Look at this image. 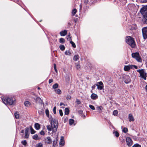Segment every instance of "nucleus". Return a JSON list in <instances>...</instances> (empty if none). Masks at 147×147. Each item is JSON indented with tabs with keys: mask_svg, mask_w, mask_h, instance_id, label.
Masks as SVG:
<instances>
[{
	"mask_svg": "<svg viewBox=\"0 0 147 147\" xmlns=\"http://www.w3.org/2000/svg\"><path fill=\"white\" fill-rule=\"evenodd\" d=\"M1 100L3 103L5 105L9 104L10 105H12L14 102L15 99L11 97H1Z\"/></svg>",
	"mask_w": 147,
	"mask_h": 147,
	"instance_id": "nucleus-1",
	"label": "nucleus"
},
{
	"mask_svg": "<svg viewBox=\"0 0 147 147\" xmlns=\"http://www.w3.org/2000/svg\"><path fill=\"white\" fill-rule=\"evenodd\" d=\"M140 12L143 15V21L144 23L147 24V5L143 7L140 10Z\"/></svg>",
	"mask_w": 147,
	"mask_h": 147,
	"instance_id": "nucleus-2",
	"label": "nucleus"
},
{
	"mask_svg": "<svg viewBox=\"0 0 147 147\" xmlns=\"http://www.w3.org/2000/svg\"><path fill=\"white\" fill-rule=\"evenodd\" d=\"M49 120L52 126L53 127V130L57 131L58 125V122L57 120L51 117L49 118Z\"/></svg>",
	"mask_w": 147,
	"mask_h": 147,
	"instance_id": "nucleus-3",
	"label": "nucleus"
},
{
	"mask_svg": "<svg viewBox=\"0 0 147 147\" xmlns=\"http://www.w3.org/2000/svg\"><path fill=\"white\" fill-rule=\"evenodd\" d=\"M126 42L132 48L135 47V44L133 38L130 36H127L126 38Z\"/></svg>",
	"mask_w": 147,
	"mask_h": 147,
	"instance_id": "nucleus-4",
	"label": "nucleus"
},
{
	"mask_svg": "<svg viewBox=\"0 0 147 147\" xmlns=\"http://www.w3.org/2000/svg\"><path fill=\"white\" fill-rule=\"evenodd\" d=\"M137 71L140 73V76L142 78L144 79V80H146L147 74L145 72L144 69H138L137 70Z\"/></svg>",
	"mask_w": 147,
	"mask_h": 147,
	"instance_id": "nucleus-5",
	"label": "nucleus"
},
{
	"mask_svg": "<svg viewBox=\"0 0 147 147\" xmlns=\"http://www.w3.org/2000/svg\"><path fill=\"white\" fill-rule=\"evenodd\" d=\"M131 55L132 57L135 58L138 62H142V60L139 53L136 52L132 53Z\"/></svg>",
	"mask_w": 147,
	"mask_h": 147,
	"instance_id": "nucleus-6",
	"label": "nucleus"
},
{
	"mask_svg": "<svg viewBox=\"0 0 147 147\" xmlns=\"http://www.w3.org/2000/svg\"><path fill=\"white\" fill-rule=\"evenodd\" d=\"M123 80L126 84H128L131 82L129 76L127 75H124L123 76Z\"/></svg>",
	"mask_w": 147,
	"mask_h": 147,
	"instance_id": "nucleus-7",
	"label": "nucleus"
},
{
	"mask_svg": "<svg viewBox=\"0 0 147 147\" xmlns=\"http://www.w3.org/2000/svg\"><path fill=\"white\" fill-rule=\"evenodd\" d=\"M142 34L143 38L144 39L147 38V27H145L142 29Z\"/></svg>",
	"mask_w": 147,
	"mask_h": 147,
	"instance_id": "nucleus-8",
	"label": "nucleus"
},
{
	"mask_svg": "<svg viewBox=\"0 0 147 147\" xmlns=\"http://www.w3.org/2000/svg\"><path fill=\"white\" fill-rule=\"evenodd\" d=\"M44 141L46 144H51L52 142L51 138L49 136H48L44 138Z\"/></svg>",
	"mask_w": 147,
	"mask_h": 147,
	"instance_id": "nucleus-9",
	"label": "nucleus"
},
{
	"mask_svg": "<svg viewBox=\"0 0 147 147\" xmlns=\"http://www.w3.org/2000/svg\"><path fill=\"white\" fill-rule=\"evenodd\" d=\"M127 144L128 146L130 147L133 144V142L131 139L129 137H127L126 138Z\"/></svg>",
	"mask_w": 147,
	"mask_h": 147,
	"instance_id": "nucleus-10",
	"label": "nucleus"
},
{
	"mask_svg": "<svg viewBox=\"0 0 147 147\" xmlns=\"http://www.w3.org/2000/svg\"><path fill=\"white\" fill-rule=\"evenodd\" d=\"M96 86L97 87V89L98 90H101L103 88V84L101 81L97 83L96 84Z\"/></svg>",
	"mask_w": 147,
	"mask_h": 147,
	"instance_id": "nucleus-11",
	"label": "nucleus"
},
{
	"mask_svg": "<svg viewBox=\"0 0 147 147\" xmlns=\"http://www.w3.org/2000/svg\"><path fill=\"white\" fill-rule=\"evenodd\" d=\"M29 129L28 127L26 128L25 129V137L26 138H28L29 134Z\"/></svg>",
	"mask_w": 147,
	"mask_h": 147,
	"instance_id": "nucleus-12",
	"label": "nucleus"
},
{
	"mask_svg": "<svg viewBox=\"0 0 147 147\" xmlns=\"http://www.w3.org/2000/svg\"><path fill=\"white\" fill-rule=\"evenodd\" d=\"M132 66H133L132 65H125L124 67V69L125 71H128L130 69H132Z\"/></svg>",
	"mask_w": 147,
	"mask_h": 147,
	"instance_id": "nucleus-13",
	"label": "nucleus"
},
{
	"mask_svg": "<svg viewBox=\"0 0 147 147\" xmlns=\"http://www.w3.org/2000/svg\"><path fill=\"white\" fill-rule=\"evenodd\" d=\"M65 141L64 139V137L61 136L59 142V145L62 146H64L65 144Z\"/></svg>",
	"mask_w": 147,
	"mask_h": 147,
	"instance_id": "nucleus-14",
	"label": "nucleus"
},
{
	"mask_svg": "<svg viewBox=\"0 0 147 147\" xmlns=\"http://www.w3.org/2000/svg\"><path fill=\"white\" fill-rule=\"evenodd\" d=\"M47 130L49 131H52L53 133H54L56 131H54L53 128V127H52V125H49L47 126Z\"/></svg>",
	"mask_w": 147,
	"mask_h": 147,
	"instance_id": "nucleus-15",
	"label": "nucleus"
},
{
	"mask_svg": "<svg viewBox=\"0 0 147 147\" xmlns=\"http://www.w3.org/2000/svg\"><path fill=\"white\" fill-rule=\"evenodd\" d=\"M128 119L130 122L134 121V117L131 113H130L129 115Z\"/></svg>",
	"mask_w": 147,
	"mask_h": 147,
	"instance_id": "nucleus-16",
	"label": "nucleus"
},
{
	"mask_svg": "<svg viewBox=\"0 0 147 147\" xmlns=\"http://www.w3.org/2000/svg\"><path fill=\"white\" fill-rule=\"evenodd\" d=\"M91 98L93 100H96L98 97V95L94 93H93L91 95Z\"/></svg>",
	"mask_w": 147,
	"mask_h": 147,
	"instance_id": "nucleus-17",
	"label": "nucleus"
},
{
	"mask_svg": "<svg viewBox=\"0 0 147 147\" xmlns=\"http://www.w3.org/2000/svg\"><path fill=\"white\" fill-rule=\"evenodd\" d=\"M67 31L65 30L62 31L60 32V35L61 36H65L67 34Z\"/></svg>",
	"mask_w": 147,
	"mask_h": 147,
	"instance_id": "nucleus-18",
	"label": "nucleus"
},
{
	"mask_svg": "<svg viewBox=\"0 0 147 147\" xmlns=\"http://www.w3.org/2000/svg\"><path fill=\"white\" fill-rule=\"evenodd\" d=\"M25 106L27 107H30L31 104L30 102L28 101H26L24 102V103Z\"/></svg>",
	"mask_w": 147,
	"mask_h": 147,
	"instance_id": "nucleus-19",
	"label": "nucleus"
},
{
	"mask_svg": "<svg viewBox=\"0 0 147 147\" xmlns=\"http://www.w3.org/2000/svg\"><path fill=\"white\" fill-rule=\"evenodd\" d=\"M35 128L36 130H39L40 128V125L38 123H36L34 125Z\"/></svg>",
	"mask_w": 147,
	"mask_h": 147,
	"instance_id": "nucleus-20",
	"label": "nucleus"
},
{
	"mask_svg": "<svg viewBox=\"0 0 147 147\" xmlns=\"http://www.w3.org/2000/svg\"><path fill=\"white\" fill-rule=\"evenodd\" d=\"M79 58H80V57L78 55H74V57L73 60L74 61H76L77 60L79 59Z\"/></svg>",
	"mask_w": 147,
	"mask_h": 147,
	"instance_id": "nucleus-21",
	"label": "nucleus"
},
{
	"mask_svg": "<svg viewBox=\"0 0 147 147\" xmlns=\"http://www.w3.org/2000/svg\"><path fill=\"white\" fill-rule=\"evenodd\" d=\"M113 134L116 137H118L119 136V134L117 131H114L113 132Z\"/></svg>",
	"mask_w": 147,
	"mask_h": 147,
	"instance_id": "nucleus-22",
	"label": "nucleus"
},
{
	"mask_svg": "<svg viewBox=\"0 0 147 147\" xmlns=\"http://www.w3.org/2000/svg\"><path fill=\"white\" fill-rule=\"evenodd\" d=\"M69 113V110L67 108H66L65 109V115H68Z\"/></svg>",
	"mask_w": 147,
	"mask_h": 147,
	"instance_id": "nucleus-23",
	"label": "nucleus"
},
{
	"mask_svg": "<svg viewBox=\"0 0 147 147\" xmlns=\"http://www.w3.org/2000/svg\"><path fill=\"white\" fill-rule=\"evenodd\" d=\"M57 138L55 140H54L53 141V146L55 147L57 143Z\"/></svg>",
	"mask_w": 147,
	"mask_h": 147,
	"instance_id": "nucleus-24",
	"label": "nucleus"
},
{
	"mask_svg": "<svg viewBox=\"0 0 147 147\" xmlns=\"http://www.w3.org/2000/svg\"><path fill=\"white\" fill-rule=\"evenodd\" d=\"M30 129L31 134H33L35 133L36 131L32 128V127H30Z\"/></svg>",
	"mask_w": 147,
	"mask_h": 147,
	"instance_id": "nucleus-25",
	"label": "nucleus"
},
{
	"mask_svg": "<svg viewBox=\"0 0 147 147\" xmlns=\"http://www.w3.org/2000/svg\"><path fill=\"white\" fill-rule=\"evenodd\" d=\"M55 91L56 93L58 94H60L61 92V90L59 89H57L55 90Z\"/></svg>",
	"mask_w": 147,
	"mask_h": 147,
	"instance_id": "nucleus-26",
	"label": "nucleus"
},
{
	"mask_svg": "<svg viewBox=\"0 0 147 147\" xmlns=\"http://www.w3.org/2000/svg\"><path fill=\"white\" fill-rule=\"evenodd\" d=\"M96 109L99 112H100L103 109V107L101 106L98 107H96Z\"/></svg>",
	"mask_w": 147,
	"mask_h": 147,
	"instance_id": "nucleus-27",
	"label": "nucleus"
},
{
	"mask_svg": "<svg viewBox=\"0 0 147 147\" xmlns=\"http://www.w3.org/2000/svg\"><path fill=\"white\" fill-rule=\"evenodd\" d=\"M43 144L42 143L40 142L38 143L36 145V147H42Z\"/></svg>",
	"mask_w": 147,
	"mask_h": 147,
	"instance_id": "nucleus-28",
	"label": "nucleus"
},
{
	"mask_svg": "<svg viewBox=\"0 0 147 147\" xmlns=\"http://www.w3.org/2000/svg\"><path fill=\"white\" fill-rule=\"evenodd\" d=\"M59 48L61 51H64L65 49V47L63 45H61L59 46Z\"/></svg>",
	"mask_w": 147,
	"mask_h": 147,
	"instance_id": "nucleus-29",
	"label": "nucleus"
},
{
	"mask_svg": "<svg viewBox=\"0 0 147 147\" xmlns=\"http://www.w3.org/2000/svg\"><path fill=\"white\" fill-rule=\"evenodd\" d=\"M74 120L72 119H70L69 120V124L70 125H72L74 123Z\"/></svg>",
	"mask_w": 147,
	"mask_h": 147,
	"instance_id": "nucleus-30",
	"label": "nucleus"
},
{
	"mask_svg": "<svg viewBox=\"0 0 147 147\" xmlns=\"http://www.w3.org/2000/svg\"><path fill=\"white\" fill-rule=\"evenodd\" d=\"M45 113H46V115L48 117H49V118H50V117H49V111L48 109H46L45 110Z\"/></svg>",
	"mask_w": 147,
	"mask_h": 147,
	"instance_id": "nucleus-31",
	"label": "nucleus"
},
{
	"mask_svg": "<svg viewBox=\"0 0 147 147\" xmlns=\"http://www.w3.org/2000/svg\"><path fill=\"white\" fill-rule=\"evenodd\" d=\"M77 12V10L76 9H74L72 11V13L73 16L75 15Z\"/></svg>",
	"mask_w": 147,
	"mask_h": 147,
	"instance_id": "nucleus-32",
	"label": "nucleus"
},
{
	"mask_svg": "<svg viewBox=\"0 0 147 147\" xmlns=\"http://www.w3.org/2000/svg\"><path fill=\"white\" fill-rule=\"evenodd\" d=\"M15 116L16 119H18L19 117V115L18 113L16 112L14 114Z\"/></svg>",
	"mask_w": 147,
	"mask_h": 147,
	"instance_id": "nucleus-33",
	"label": "nucleus"
},
{
	"mask_svg": "<svg viewBox=\"0 0 147 147\" xmlns=\"http://www.w3.org/2000/svg\"><path fill=\"white\" fill-rule=\"evenodd\" d=\"M32 138L34 139L35 140H37L38 139V135L36 134L34 135L33 136H32Z\"/></svg>",
	"mask_w": 147,
	"mask_h": 147,
	"instance_id": "nucleus-34",
	"label": "nucleus"
},
{
	"mask_svg": "<svg viewBox=\"0 0 147 147\" xmlns=\"http://www.w3.org/2000/svg\"><path fill=\"white\" fill-rule=\"evenodd\" d=\"M70 42L71 44L72 47H73L74 48L76 47V46L75 44L71 40H70Z\"/></svg>",
	"mask_w": 147,
	"mask_h": 147,
	"instance_id": "nucleus-35",
	"label": "nucleus"
},
{
	"mask_svg": "<svg viewBox=\"0 0 147 147\" xmlns=\"http://www.w3.org/2000/svg\"><path fill=\"white\" fill-rule=\"evenodd\" d=\"M65 39L63 38H61L59 39V42L60 43H64L65 42Z\"/></svg>",
	"mask_w": 147,
	"mask_h": 147,
	"instance_id": "nucleus-36",
	"label": "nucleus"
},
{
	"mask_svg": "<svg viewBox=\"0 0 147 147\" xmlns=\"http://www.w3.org/2000/svg\"><path fill=\"white\" fill-rule=\"evenodd\" d=\"M58 84L57 83L55 84L53 86V88L54 89H56L58 88Z\"/></svg>",
	"mask_w": 147,
	"mask_h": 147,
	"instance_id": "nucleus-37",
	"label": "nucleus"
},
{
	"mask_svg": "<svg viewBox=\"0 0 147 147\" xmlns=\"http://www.w3.org/2000/svg\"><path fill=\"white\" fill-rule=\"evenodd\" d=\"M118 113V112L117 110H114L113 112V114L114 116H117Z\"/></svg>",
	"mask_w": 147,
	"mask_h": 147,
	"instance_id": "nucleus-38",
	"label": "nucleus"
},
{
	"mask_svg": "<svg viewBox=\"0 0 147 147\" xmlns=\"http://www.w3.org/2000/svg\"><path fill=\"white\" fill-rule=\"evenodd\" d=\"M65 55H71V53L69 51H66L65 52Z\"/></svg>",
	"mask_w": 147,
	"mask_h": 147,
	"instance_id": "nucleus-39",
	"label": "nucleus"
},
{
	"mask_svg": "<svg viewBox=\"0 0 147 147\" xmlns=\"http://www.w3.org/2000/svg\"><path fill=\"white\" fill-rule=\"evenodd\" d=\"M132 147H141V145L138 144H136L134 145Z\"/></svg>",
	"mask_w": 147,
	"mask_h": 147,
	"instance_id": "nucleus-40",
	"label": "nucleus"
},
{
	"mask_svg": "<svg viewBox=\"0 0 147 147\" xmlns=\"http://www.w3.org/2000/svg\"><path fill=\"white\" fill-rule=\"evenodd\" d=\"M67 39L68 40L70 41V40H71V37L69 35H68L67 36Z\"/></svg>",
	"mask_w": 147,
	"mask_h": 147,
	"instance_id": "nucleus-41",
	"label": "nucleus"
},
{
	"mask_svg": "<svg viewBox=\"0 0 147 147\" xmlns=\"http://www.w3.org/2000/svg\"><path fill=\"white\" fill-rule=\"evenodd\" d=\"M89 107L90 108L93 110H94L95 109V108L94 106L92 105H89Z\"/></svg>",
	"mask_w": 147,
	"mask_h": 147,
	"instance_id": "nucleus-42",
	"label": "nucleus"
},
{
	"mask_svg": "<svg viewBox=\"0 0 147 147\" xmlns=\"http://www.w3.org/2000/svg\"><path fill=\"white\" fill-rule=\"evenodd\" d=\"M65 79H66V81H69V79H70L69 76L68 75L66 76V77H65Z\"/></svg>",
	"mask_w": 147,
	"mask_h": 147,
	"instance_id": "nucleus-43",
	"label": "nucleus"
},
{
	"mask_svg": "<svg viewBox=\"0 0 147 147\" xmlns=\"http://www.w3.org/2000/svg\"><path fill=\"white\" fill-rule=\"evenodd\" d=\"M122 131L126 133L128 129L127 128L124 127Z\"/></svg>",
	"mask_w": 147,
	"mask_h": 147,
	"instance_id": "nucleus-44",
	"label": "nucleus"
},
{
	"mask_svg": "<svg viewBox=\"0 0 147 147\" xmlns=\"http://www.w3.org/2000/svg\"><path fill=\"white\" fill-rule=\"evenodd\" d=\"M22 143L24 145V146L26 145V144H27L26 141L25 140L22 141Z\"/></svg>",
	"mask_w": 147,
	"mask_h": 147,
	"instance_id": "nucleus-45",
	"label": "nucleus"
},
{
	"mask_svg": "<svg viewBox=\"0 0 147 147\" xmlns=\"http://www.w3.org/2000/svg\"><path fill=\"white\" fill-rule=\"evenodd\" d=\"M76 67L77 69H78L80 68V65L77 64V63H75Z\"/></svg>",
	"mask_w": 147,
	"mask_h": 147,
	"instance_id": "nucleus-46",
	"label": "nucleus"
},
{
	"mask_svg": "<svg viewBox=\"0 0 147 147\" xmlns=\"http://www.w3.org/2000/svg\"><path fill=\"white\" fill-rule=\"evenodd\" d=\"M76 103L77 104L79 105L81 103V102L79 100L77 99L76 100Z\"/></svg>",
	"mask_w": 147,
	"mask_h": 147,
	"instance_id": "nucleus-47",
	"label": "nucleus"
},
{
	"mask_svg": "<svg viewBox=\"0 0 147 147\" xmlns=\"http://www.w3.org/2000/svg\"><path fill=\"white\" fill-rule=\"evenodd\" d=\"M40 135L43 136L45 134V132L43 130H42L41 131H40Z\"/></svg>",
	"mask_w": 147,
	"mask_h": 147,
	"instance_id": "nucleus-48",
	"label": "nucleus"
},
{
	"mask_svg": "<svg viewBox=\"0 0 147 147\" xmlns=\"http://www.w3.org/2000/svg\"><path fill=\"white\" fill-rule=\"evenodd\" d=\"M66 98L67 100H70L71 99V97L70 95H68L67 96Z\"/></svg>",
	"mask_w": 147,
	"mask_h": 147,
	"instance_id": "nucleus-49",
	"label": "nucleus"
},
{
	"mask_svg": "<svg viewBox=\"0 0 147 147\" xmlns=\"http://www.w3.org/2000/svg\"><path fill=\"white\" fill-rule=\"evenodd\" d=\"M59 114L61 116H62L63 115V113L62 110L60 109L59 110Z\"/></svg>",
	"mask_w": 147,
	"mask_h": 147,
	"instance_id": "nucleus-50",
	"label": "nucleus"
},
{
	"mask_svg": "<svg viewBox=\"0 0 147 147\" xmlns=\"http://www.w3.org/2000/svg\"><path fill=\"white\" fill-rule=\"evenodd\" d=\"M54 69L55 71L57 73V70L56 69V66L55 64H54Z\"/></svg>",
	"mask_w": 147,
	"mask_h": 147,
	"instance_id": "nucleus-51",
	"label": "nucleus"
},
{
	"mask_svg": "<svg viewBox=\"0 0 147 147\" xmlns=\"http://www.w3.org/2000/svg\"><path fill=\"white\" fill-rule=\"evenodd\" d=\"M56 107H54L53 108V113H54V114H56Z\"/></svg>",
	"mask_w": 147,
	"mask_h": 147,
	"instance_id": "nucleus-52",
	"label": "nucleus"
},
{
	"mask_svg": "<svg viewBox=\"0 0 147 147\" xmlns=\"http://www.w3.org/2000/svg\"><path fill=\"white\" fill-rule=\"evenodd\" d=\"M133 66H132V69H133V68L136 69H137L138 68V67L137 66L135 65H132Z\"/></svg>",
	"mask_w": 147,
	"mask_h": 147,
	"instance_id": "nucleus-53",
	"label": "nucleus"
},
{
	"mask_svg": "<svg viewBox=\"0 0 147 147\" xmlns=\"http://www.w3.org/2000/svg\"><path fill=\"white\" fill-rule=\"evenodd\" d=\"M84 3L86 5L87 4H88V0H84Z\"/></svg>",
	"mask_w": 147,
	"mask_h": 147,
	"instance_id": "nucleus-54",
	"label": "nucleus"
},
{
	"mask_svg": "<svg viewBox=\"0 0 147 147\" xmlns=\"http://www.w3.org/2000/svg\"><path fill=\"white\" fill-rule=\"evenodd\" d=\"M53 80L52 79H51L49 80V84L51 83L52 82H53Z\"/></svg>",
	"mask_w": 147,
	"mask_h": 147,
	"instance_id": "nucleus-55",
	"label": "nucleus"
},
{
	"mask_svg": "<svg viewBox=\"0 0 147 147\" xmlns=\"http://www.w3.org/2000/svg\"><path fill=\"white\" fill-rule=\"evenodd\" d=\"M96 86V84H95L94 85L92 86V90L94 89L95 88Z\"/></svg>",
	"mask_w": 147,
	"mask_h": 147,
	"instance_id": "nucleus-56",
	"label": "nucleus"
},
{
	"mask_svg": "<svg viewBox=\"0 0 147 147\" xmlns=\"http://www.w3.org/2000/svg\"><path fill=\"white\" fill-rule=\"evenodd\" d=\"M64 104L63 103H62V102H61L60 103V106H62V105H63Z\"/></svg>",
	"mask_w": 147,
	"mask_h": 147,
	"instance_id": "nucleus-57",
	"label": "nucleus"
},
{
	"mask_svg": "<svg viewBox=\"0 0 147 147\" xmlns=\"http://www.w3.org/2000/svg\"><path fill=\"white\" fill-rule=\"evenodd\" d=\"M145 89L146 91L147 92V85L145 86Z\"/></svg>",
	"mask_w": 147,
	"mask_h": 147,
	"instance_id": "nucleus-58",
	"label": "nucleus"
},
{
	"mask_svg": "<svg viewBox=\"0 0 147 147\" xmlns=\"http://www.w3.org/2000/svg\"><path fill=\"white\" fill-rule=\"evenodd\" d=\"M145 65L146 66V67H147V62L145 63Z\"/></svg>",
	"mask_w": 147,
	"mask_h": 147,
	"instance_id": "nucleus-59",
	"label": "nucleus"
},
{
	"mask_svg": "<svg viewBox=\"0 0 147 147\" xmlns=\"http://www.w3.org/2000/svg\"><path fill=\"white\" fill-rule=\"evenodd\" d=\"M21 133H24V130H22L21 131Z\"/></svg>",
	"mask_w": 147,
	"mask_h": 147,
	"instance_id": "nucleus-60",
	"label": "nucleus"
},
{
	"mask_svg": "<svg viewBox=\"0 0 147 147\" xmlns=\"http://www.w3.org/2000/svg\"><path fill=\"white\" fill-rule=\"evenodd\" d=\"M83 117L85 118V117L86 116H85V115H83Z\"/></svg>",
	"mask_w": 147,
	"mask_h": 147,
	"instance_id": "nucleus-61",
	"label": "nucleus"
},
{
	"mask_svg": "<svg viewBox=\"0 0 147 147\" xmlns=\"http://www.w3.org/2000/svg\"><path fill=\"white\" fill-rule=\"evenodd\" d=\"M38 89H40V88H39V87H38Z\"/></svg>",
	"mask_w": 147,
	"mask_h": 147,
	"instance_id": "nucleus-62",
	"label": "nucleus"
},
{
	"mask_svg": "<svg viewBox=\"0 0 147 147\" xmlns=\"http://www.w3.org/2000/svg\"><path fill=\"white\" fill-rule=\"evenodd\" d=\"M127 62H126V63H125V64H127Z\"/></svg>",
	"mask_w": 147,
	"mask_h": 147,
	"instance_id": "nucleus-63",
	"label": "nucleus"
},
{
	"mask_svg": "<svg viewBox=\"0 0 147 147\" xmlns=\"http://www.w3.org/2000/svg\"><path fill=\"white\" fill-rule=\"evenodd\" d=\"M127 62H126V63H125V64H127Z\"/></svg>",
	"mask_w": 147,
	"mask_h": 147,
	"instance_id": "nucleus-64",
	"label": "nucleus"
}]
</instances>
